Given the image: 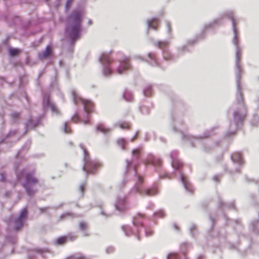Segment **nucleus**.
<instances>
[{
    "mask_svg": "<svg viewBox=\"0 0 259 259\" xmlns=\"http://www.w3.org/2000/svg\"><path fill=\"white\" fill-rule=\"evenodd\" d=\"M74 216L75 215L70 212H64L60 215L59 220L62 221L67 217L73 218Z\"/></svg>",
    "mask_w": 259,
    "mask_h": 259,
    "instance_id": "obj_31",
    "label": "nucleus"
},
{
    "mask_svg": "<svg viewBox=\"0 0 259 259\" xmlns=\"http://www.w3.org/2000/svg\"><path fill=\"white\" fill-rule=\"evenodd\" d=\"M160 140L161 142H165V139L164 138H162V137H160Z\"/></svg>",
    "mask_w": 259,
    "mask_h": 259,
    "instance_id": "obj_61",
    "label": "nucleus"
},
{
    "mask_svg": "<svg viewBox=\"0 0 259 259\" xmlns=\"http://www.w3.org/2000/svg\"><path fill=\"white\" fill-rule=\"evenodd\" d=\"M115 209L121 212L124 211L128 208L127 198L125 196H117L114 204Z\"/></svg>",
    "mask_w": 259,
    "mask_h": 259,
    "instance_id": "obj_12",
    "label": "nucleus"
},
{
    "mask_svg": "<svg viewBox=\"0 0 259 259\" xmlns=\"http://www.w3.org/2000/svg\"><path fill=\"white\" fill-rule=\"evenodd\" d=\"M24 176V170L20 171L17 174V178L18 180H20Z\"/></svg>",
    "mask_w": 259,
    "mask_h": 259,
    "instance_id": "obj_50",
    "label": "nucleus"
},
{
    "mask_svg": "<svg viewBox=\"0 0 259 259\" xmlns=\"http://www.w3.org/2000/svg\"><path fill=\"white\" fill-rule=\"evenodd\" d=\"M145 218V215L139 213L133 219V224L134 229H132L130 226H123L122 230L124 232L125 235L130 236L131 235H136L138 239H140L139 233L141 230L144 228L142 222V219Z\"/></svg>",
    "mask_w": 259,
    "mask_h": 259,
    "instance_id": "obj_6",
    "label": "nucleus"
},
{
    "mask_svg": "<svg viewBox=\"0 0 259 259\" xmlns=\"http://www.w3.org/2000/svg\"><path fill=\"white\" fill-rule=\"evenodd\" d=\"M27 210L26 208H23L19 214V217L14 220V229L18 231L20 230L24 225V222L27 217Z\"/></svg>",
    "mask_w": 259,
    "mask_h": 259,
    "instance_id": "obj_13",
    "label": "nucleus"
},
{
    "mask_svg": "<svg viewBox=\"0 0 259 259\" xmlns=\"http://www.w3.org/2000/svg\"><path fill=\"white\" fill-rule=\"evenodd\" d=\"M49 209L48 207H41L39 208V211L41 213L46 212Z\"/></svg>",
    "mask_w": 259,
    "mask_h": 259,
    "instance_id": "obj_55",
    "label": "nucleus"
},
{
    "mask_svg": "<svg viewBox=\"0 0 259 259\" xmlns=\"http://www.w3.org/2000/svg\"><path fill=\"white\" fill-rule=\"evenodd\" d=\"M9 52L11 56H15L19 53V50L18 49L11 48H9Z\"/></svg>",
    "mask_w": 259,
    "mask_h": 259,
    "instance_id": "obj_33",
    "label": "nucleus"
},
{
    "mask_svg": "<svg viewBox=\"0 0 259 259\" xmlns=\"http://www.w3.org/2000/svg\"><path fill=\"white\" fill-rule=\"evenodd\" d=\"M38 181L35 177L33 172H29L25 175V182L22 184L27 195L32 196L36 191V189L33 188V186L38 183Z\"/></svg>",
    "mask_w": 259,
    "mask_h": 259,
    "instance_id": "obj_8",
    "label": "nucleus"
},
{
    "mask_svg": "<svg viewBox=\"0 0 259 259\" xmlns=\"http://www.w3.org/2000/svg\"><path fill=\"white\" fill-rule=\"evenodd\" d=\"M42 105L44 110L50 108L53 114L55 115L59 114V110L56 105L51 101L50 97L47 94L45 95L43 97Z\"/></svg>",
    "mask_w": 259,
    "mask_h": 259,
    "instance_id": "obj_14",
    "label": "nucleus"
},
{
    "mask_svg": "<svg viewBox=\"0 0 259 259\" xmlns=\"http://www.w3.org/2000/svg\"><path fill=\"white\" fill-rule=\"evenodd\" d=\"M258 223V220H254L251 223V228L252 231L257 235L259 234V230L257 228V226Z\"/></svg>",
    "mask_w": 259,
    "mask_h": 259,
    "instance_id": "obj_28",
    "label": "nucleus"
},
{
    "mask_svg": "<svg viewBox=\"0 0 259 259\" xmlns=\"http://www.w3.org/2000/svg\"><path fill=\"white\" fill-rule=\"evenodd\" d=\"M87 225L83 222H80L79 224V228L81 230H84L85 229Z\"/></svg>",
    "mask_w": 259,
    "mask_h": 259,
    "instance_id": "obj_51",
    "label": "nucleus"
},
{
    "mask_svg": "<svg viewBox=\"0 0 259 259\" xmlns=\"http://www.w3.org/2000/svg\"><path fill=\"white\" fill-rule=\"evenodd\" d=\"M96 130L103 133L104 135H107L111 132V130L110 128L105 127L102 123L97 125Z\"/></svg>",
    "mask_w": 259,
    "mask_h": 259,
    "instance_id": "obj_26",
    "label": "nucleus"
},
{
    "mask_svg": "<svg viewBox=\"0 0 259 259\" xmlns=\"http://www.w3.org/2000/svg\"><path fill=\"white\" fill-rule=\"evenodd\" d=\"M152 93V87L151 84L147 85L143 90V94L145 96H150Z\"/></svg>",
    "mask_w": 259,
    "mask_h": 259,
    "instance_id": "obj_29",
    "label": "nucleus"
},
{
    "mask_svg": "<svg viewBox=\"0 0 259 259\" xmlns=\"http://www.w3.org/2000/svg\"><path fill=\"white\" fill-rule=\"evenodd\" d=\"M219 207L224 210L227 208H235L233 202L229 203H224L221 199L219 200Z\"/></svg>",
    "mask_w": 259,
    "mask_h": 259,
    "instance_id": "obj_25",
    "label": "nucleus"
},
{
    "mask_svg": "<svg viewBox=\"0 0 259 259\" xmlns=\"http://www.w3.org/2000/svg\"><path fill=\"white\" fill-rule=\"evenodd\" d=\"M231 157L233 163L238 165L234 171L239 172L244 163L241 154L239 152H236L233 153Z\"/></svg>",
    "mask_w": 259,
    "mask_h": 259,
    "instance_id": "obj_17",
    "label": "nucleus"
},
{
    "mask_svg": "<svg viewBox=\"0 0 259 259\" xmlns=\"http://www.w3.org/2000/svg\"><path fill=\"white\" fill-rule=\"evenodd\" d=\"M150 139V133H147L145 134L144 140L145 142H148L149 141Z\"/></svg>",
    "mask_w": 259,
    "mask_h": 259,
    "instance_id": "obj_54",
    "label": "nucleus"
},
{
    "mask_svg": "<svg viewBox=\"0 0 259 259\" xmlns=\"http://www.w3.org/2000/svg\"><path fill=\"white\" fill-rule=\"evenodd\" d=\"M224 18L229 19L232 22L234 33L233 44L235 48V71L237 91L236 101L232 107L233 117H245L247 110L242 98L240 82L241 76L242 74V68L239 64V61L241 57V49L239 45V38L236 28L237 23L234 18V12L231 10L226 11L212 22L205 24L203 28V33L207 30L213 27L215 25L220 24L222 23V20ZM231 110V109H230L228 112H230Z\"/></svg>",
    "mask_w": 259,
    "mask_h": 259,
    "instance_id": "obj_1",
    "label": "nucleus"
},
{
    "mask_svg": "<svg viewBox=\"0 0 259 259\" xmlns=\"http://www.w3.org/2000/svg\"><path fill=\"white\" fill-rule=\"evenodd\" d=\"M174 227L176 230H178V227L176 224L174 225Z\"/></svg>",
    "mask_w": 259,
    "mask_h": 259,
    "instance_id": "obj_63",
    "label": "nucleus"
},
{
    "mask_svg": "<svg viewBox=\"0 0 259 259\" xmlns=\"http://www.w3.org/2000/svg\"><path fill=\"white\" fill-rule=\"evenodd\" d=\"M71 95L74 104L77 105L81 103L83 105L87 116L88 117L90 113L93 109V103L90 100L83 99L79 97L74 90L72 91Z\"/></svg>",
    "mask_w": 259,
    "mask_h": 259,
    "instance_id": "obj_10",
    "label": "nucleus"
},
{
    "mask_svg": "<svg viewBox=\"0 0 259 259\" xmlns=\"http://www.w3.org/2000/svg\"><path fill=\"white\" fill-rule=\"evenodd\" d=\"M155 216H157L160 218H163L165 217V212L163 210L160 209L154 213Z\"/></svg>",
    "mask_w": 259,
    "mask_h": 259,
    "instance_id": "obj_38",
    "label": "nucleus"
},
{
    "mask_svg": "<svg viewBox=\"0 0 259 259\" xmlns=\"http://www.w3.org/2000/svg\"><path fill=\"white\" fill-rule=\"evenodd\" d=\"M127 142L123 138H120L117 141V145L120 146L122 150L125 149V146Z\"/></svg>",
    "mask_w": 259,
    "mask_h": 259,
    "instance_id": "obj_30",
    "label": "nucleus"
},
{
    "mask_svg": "<svg viewBox=\"0 0 259 259\" xmlns=\"http://www.w3.org/2000/svg\"><path fill=\"white\" fill-rule=\"evenodd\" d=\"M40 120V117H39L35 121H33L31 118H30L25 123V127L26 131L25 132V134L26 133L27 131L34 129L39 123Z\"/></svg>",
    "mask_w": 259,
    "mask_h": 259,
    "instance_id": "obj_20",
    "label": "nucleus"
},
{
    "mask_svg": "<svg viewBox=\"0 0 259 259\" xmlns=\"http://www.w3.org/2000/svg\"><path fill=\"white\" fill-rule=\"evenodd\" d=\"M221 175H216L213 177V180L214 181L218 182L219 181Z\"/></svg>",
    "mask_w": 259,
    "mask_h": 259,
    "instance_id": "obj_53",
    "label": "nucleus"
},
{
    "mask_svg": "<svg viewBox=\"0 0 259 259\" xmlns=\"http://www.w3.org/2000/svg\"><path fill=\"white\" fill-rule=\"evenodd\" d=\"M171 120L173 131L181 133L183 139L189 141L192 146L195 147L198 144L201 146L202 150L205 152H209L213 147V146L210 144L211 141L207 138L215 134L214 131L218 128V127H213L210 130L205 131L202 135L194 137L188 134H184L183 131L186 130V126L184 122L177 115H172Z\"/></svg>",
    "mask_w": 259,
    "mask_h": 259,
    "instance_id": "obj_2",
    "label": "nucleus"
},
{
    "mask_svg": "<svg viewBox=\"0 0 259 259\" xmlns=\"http://www.w3.org/2000/svg\"><path fill=\"white\" fill-rule=\"evenodd\" d=\"M251 123L253 126H257L259 123V117L257 115H254Z\"/></svg>",
    "mask_w": 259,
    "mask_h": 259,
    "instance_id": "obj_41",
    "label": "nucleus"
},
{
    "mask_svg": "<svg viewBox=\"0 0 259 259\" xmlns=\"http://www.w3.org/2000/svg\"><path fill=\"white\" fill-rule=\"evenodd\" d=\"M159 178L160 179H165V178L170 179L171 177H170V175L168 173H165L163 175H160L159 176Z\"/></svg>",
    "mask_w": 259,
    "mask_h": 259,
    "instance_id": "obj_52",
    "label": "nucleus"
},
{
    "mask_svg": "<svg viewBox=\"0 0 259 259\" xmlns=\"http://www.w3.org/2000/svg\"><path fill=\"white\" fill-rule=\"evenodd\" d=\"M71 120L74 122H77L79 120V117L78 115L75 113L72 116Z\"/></svg>",
    "mask_w": 259,
    "mask_h": 259,
    "instance_id": "obj_49",
    "label": "nucleus"
},
{
    "mask_svg": "<svg viewBox=\"0 0 259 259\" xmlns=\"http://www.w3.org/2000/svg\"><path fill=\"white\" fill-rule=\"evenodd\" d=\"M52 52V48L51 45H48L44 51L38 53V56L40 59H44L50 55Z\"/></svg>",
    "mask_w": 259,
    "mask_h": 259,
    "instance_id": "obj_22",
    "label": "nucleus"
},
{
    "mask_svg": "<svg viewBox=\"0 0 259 259\" xmlns=\"http://www.w3.org/2000/svg\"><path fill=\"white\" fill-rule=\"evenodd\" d=\"M137 136H138V132H137L135 134V136L133 138H131V141H132V142L134 141L137 138Z\"/></svg>",
    "mask_w": 259,
    "mask_h": 259,
    "instance_id": "obj_58",
    "label": "nucleus"
},
{
    "mask_svg": "<svg viewBox=\"0 0 259 259\" xmlns=\"http://www.w3.org/2000/svg\"><path fill=\"white\" fill-rule=\"evenodd\" d=\"M80 148L83 150V165L82 169L85 174H94L97 167L100 166L101 164L99 162L96 160H92L87 150L85 148L82 144H79Z\"/></svg>",
    "mask_w": 259,
    "mask_h": 259,
    "instance_id": "obj_7",
    "label": "nucleus"
},
{
    "mask_svg": "<svg viewBox=\"0 0 259 259\" xmlns=\"http://www.w3.org/2000/svg\"><path fill=\"white\" fill-rule=\"evenodd\" d=\"M140 110L143 114H148L149 112V108L145 105L140 107Z\"/></svg>",
    "mask_w": 259,
    "mask_h": 259,
    "instance_id": "obj_39",
    "label": "nucleus"
},
{
    "mask_svg": "<svg viewBox=\"0 0 259 259\" xmlns=\"http://www.w3.org/2000/svg\"><path fill=\"white\" fill-rule=\"evenodd\" d=\"M166 26H167V31L168 32V33L170 34V23L168 22L166 23Z\"/></svg>",
    "mask_w": 259,
    "mask_h": 259,
    "instance_id": "obj_57",
    "label": "nucleus"
},
{
    "mask_svg": "<svg viewBox=\"0 0 259 259\" xmlns=\"http://www.w3.org/2000/svg\"><path fill=\"white\" fill-rule=\"evenodd\" d=\"M114 251V248L113 246H109L106 247V252L107 254L112 253Z\"/></svg>",
    "mask_w": 259,
    "mask_h": 259,
    "instance_id": "obj_45",
    "label": "nucleus"
},
{
    "mask_svg": "<svg viewBox=\"0 0 259 259\" xmlns=\"http://www.w3.org/2000/svg\"><path fill=\"white\" fill-rule=\"evenodd\" d=\"M73 1L74 0H67L66 3L65 4V10H68L70 8Z\"/></svg>",
    "mask_w": 259,
    "mask_h": 259,
    "instance_id": "obj_46",
    "label": "nucleus"
},
{
    "mask_svg": "<svg viewBox=\"0 0 259 259\" xmlns=\"http://www.w3.org/2000/svg\"><path fill=\"white\" fill-rule=\"evenodd\" d=\"M62 130H63V132L65 134L71 133V129L68 126V122H66L64 123Z\"/></svg>",
    "mask_w": 259,
    "mask_h": 259,
    "instance_id": "obj_34",
    "label": "nucleus"
},
{
    "mask_svg": "<svg viewBox=\"0 0 259 259\" xmlns=\"http://www.w3.org/2000/svg\"><path fill=\"white\" fill-rule=\"evenodd\" d=\"M154 47H156L162 50L163 59L166 61H174L177 57L174 56L166 47L169 44V40L154 41L152 43Z\"/></svg>",
    "mask_w": 259,
    "mask_h": 259,
    "instance_id": "obj_9",
    "label": "nucleus"
},
{
    "mask_svg": "<svg viewBox=\"0 0 259 259\" xmlns=\"http://www.w3.org/2000/svg\"><path fill=\"white\" fill-rule=\"evenodd\" d=\"M84 124H88L89 122V120L88 119H85V120H82L81 121Z\"/></svg>",
    "mask_w": 259,
    "mask_h": 259,
    "instance_id": "obj_59",
    "label": "nucleus"
},
{
    "mask_svg": "<svg viewBox=\"0 0 259 259\" xmlns=\"http://www.w3.org/2000/svg\"><path fill=\"white\" fill-rule=\"evenodd\" d=\"M162 163V160L158 157H155L152 154H150L148 158L144 161L146 165L152 164L155 166H159Z\"/></svg>",
    "mask_w": 259,
    "mask_h": 259,
    "instance_id": "obj_19",
    "label": "nucleus"
},
{
    "mask_svg": "<svg viewBox=\"0 0 259 259\" xmlns=\"http://www.w3.org/2000/svg\"><path fill=\"white\" fill-rule=\"evenodd\" d=\"M145 235L146 237H149L153 235L154 232L150 228H146L145 229Z\"/></svg>",
    "mask_w": 259,
    "mask_h": 259,
    "instance_id": "obj_42",
    "label": "nucleus"
},
{
    "mask_svg": "<svg viewBox=\"0 0 259 259\" xmlns=\"http://www.w3.org/2000/svg\"><path fill=\"white\" fill-rule=\"evenodd\" d=\"M158 23V20L154 18L147 21V31L150 29L156 30Z\"/></svg>",
    "mask_w": 259,
    "mask_h": 259,
    "instance_id": "obj_23",
    "label": "nucleus"
},
{
    "mask_svg": "<svg viewBox=\"0 0 259 259\" xmlns=\"http://www.w3.org/2000/svg\"><path fill=\"white\" fill-rule=\"evenodd\" d=\"M133 159L132 161L126 160V166L125 176L126 178H128L130 175H132L137 181L133 189L131 190L132 193H139L141 195L153 196L158 193L157 188L154 186L151 188L143 189L142 185L144 181L143 178L137 174V165L133 164L134 161L137 160L140 158V150L135 149L132 150Z\"/></svg>",
    "mask_w": 259,
    "mask_h": 259,
    "instance_id": "obj_4",
    "label": "nucleus"
},
{
    "mask_svg": "<svg viewBox=\"0 0 259 259\" xmlns=\"http://www.w3.org/2000/svg\"><path fill=\"white\" fill-rule=\"evenodd\" d=\"M64 205L63 203H61L59 204L58 205H56L53 207V208L55 210H57L59 209V208L61 207Z\"/></svg>",
    "mask_w": 259,
    "mask_h": 259,
    "instance_id": "obj_56",
    "label": "nucleus"
},
{
    "mask_svg": "<svg viewBox=\"0 0 259 259\" xmlns=\"http://www.w3.org/2000/svg\"><path fill=\"white\" fill-rule=\"evenodd\" d=\"M178 152L176 150L172 151L170 154V157L171 159V164L175 171L179 172L181 182L182 183L185 189L190 192L192 193L193 188L191 184L188 181L187 178L180 171V169L182 166V163L179 159L178 158Z\"/></svg>",
    "mask_w": 259,
    "mask_h": 259,
    "instance_id": "obj_5",
    "label": "nucleus"
},
{
    "mask_svg": "<svg viewBox=\"0 0 259 259\" xmlns=\"http://www.w3.org/2000/svg\"><path fill=\"white\" fill-rule=\"evenodd\" d=\"M82 14L78 10L72 11L67 16L65 32L69 46L68 52L72 53L75 42L81 36L82 31Z\"/></svg>",
    "mask_w": 259,
    "mask_h": 259,
    "instance_id": "obj_3",
    "label": "nucleus"
},
{
    "mask_svg": "<svg viewBox=\"0 0 259 259\" xmlns=\"http://www.w3.org/2000/svg\"><path fill=\"white\" fill-rule=\"evenodd\" d=\"M115 127H119L121 129L128 128L129 127V125L126 122H117L114 124Z\"/></svg>",
    "mask_w": 259,
    "mask_h": 259,
    "instance_id": "obj_32",
    "label": "nucleus"
},
{
    "mask_svg": "<svg viewBox=\"0 0 259 259\" xmlns=\"http://www.w3.org/2000/svg\"><path fill=\"white\" fill-rule=\"evenodd\" d=\"M122 96L123 99L126 101L131 102L133 100V94L131 91L128 90H125Z\"/></svg>",
    "mask_w": 259,
    "mask_h": 259,
    "instance_id": "obj_27",
    "label": "nucleus"
},
{
    "mask_svg": "<svg viewBox=\"0 0 259 259\" xmlns=\"http://www.w3.org/2000/svg\"><path fill=\"white\" fill-rule=\"evenodd\" d=\"M45 252H49V250L47 249H35L32 253H29V254H28V258L29 259H34L35 256V253H38L41 254L42 255V257L45 258V257L43 255V254Z\"/></svg>",
    "mask_w": 259,
    "mask_h": 259,
    "instance_id": "obj_24",
    "label": "nucleus"
},
{
    "mask_svg": "<svg viewBox=\"0 0 259 259\" xmlns=\"http://www.w3.org/2000/svg\"><path fill=\"white\" fill-rule=\"evenodd\" d=\"M134 58L135 59L140 60L142 61H146L148 63H149L151 66H158L159 64L157 61V60L155 57V55L154 54L152 53H149L148 54V58L146 60H145L140 55H135Z\"/></svg>",
    "mask_w": 259,
    "mask_h": 259,
    "instance_id": "obj_18",
    "label": "nucleus"
},
{
    "mask_svg": "<svg viewBox=\"0 0 259 259\" xmlns=\"http://www.w3.org/2000/svg\"><path fill=\"white\" fill-rule=\"evenodd\" d=\"M76 236L74 235L61 236L56 239L55 243L57 245H63L65 244L68 240L73 241L76 239Z\"/></svg>",
    "mask_w": 259,
    "mask_h": 259,
    "instance_id": "obj_21",
    "label": "nucleus"
},
{
    "mask_svg": "<svg viewBox=\"0 0 259 259\" xmlns=\"http://www.w3.org/2000/svg\"><path fill=\"white\" fill-rule=\"evenodd\" d=\"M131 67V65L130 62V59L128 57H126L120 62L119 66L117 68L116 72L118 74L125 73Z\"/></svg>",
    "mask_w": 259,
    "mask_h": 259,
    "instance_id": "obj_16",
    "label": "nucleus"
},
{
    "mask_svg": "<svg viewBox=\"0 0 259 259\" xmlns=\"http://www.w3.org/2000/svg\"><path fill=\"white\" fill-rule=\"evenodd\" d=\"M210 219L212 224L213 225L214 223V219L213 218H212L211 216H210Z\"/></svg>",
    "mask_w": 259,
    "mask_h": 259,
    "instance_id": "obj_60",
    "label": "nucleus"
},
{
    "mask_svg": "<svg viewBox=\"0 0 259 259\" xmlns=\"http://www.w3.org/2000/svg\"><path fill=\"white\" fill-rule=\"evenodd\" d=\"M19 113L14 112L11 114V118L13 121V122H16V120L19 118Z\"/></svg>",
    "mask_w": 259,
    "mask_h": 259,
    "instance_id": "obj_44",
    "label": "nucleus"
},
{
    "mask_svg": "<svg viewBox=\"0 0 259 259\" xmlns=\"http://www.w3.org/2000/svg\"><path fill=\"white\" fill-rule=\"evenodd\" d=\"M256 102H257V106H258L257 108H258V109H259V98L257 99Z\"/></svg>",
    "mask_w": 259,
    "mask_h": 259,
    "instance_id": "obj_64",
    "label": "nucleus"
},
{
    "mask_svg": "<svg viewBox=\"0 0 259 259\" xmlns=\"http://www.w3.org/2000/svg\"><path fill=\"white\" fill-rule=\"evenodd\" d=\"M100 213L101 215H102L103 216H104L106 218L110 217L112 215V212H108L106 210H104V209L103 210L102 208L100 211Z\"/></svg>",
    "mask_w": 259,
    "mask_h": 259,
    "instance_id": "obj_36",
    "label": "nucleus"
},
{
    "mask_svg": "<svg viewBox=\"0 0 259 259\" xmlns=\"http://www.w3.org/2000/svg\"><path fill=\"white\" fill-rule=\"evenodd\" d=\"M17 133V131L16 130H12V131H10L8 134H7L6 138H4V139H3L1 141H0V144H2L3 143V142H4V141H5L6 139V138H8L9 137H10L11 136H12L13 135H15Z\"/></svg>",
    "mask_w": 259,
    "mask_h": 259,
    "instance_id": "obj_35",
    "label": "nucleus"
},
{
    "mask_svg": "<svg viewBox=\"0 0 259 259\" xmlns=\"http://www.w3.org/2000/svg\"><path fill=\"white\" fill-rule=\"evenodd\" d=\"M188 51L187 48L186 46H182L180 47L178 49V52L179 54H182L183 52Z\"/></svg>",
    "mask_w": 259,
    "mask_h": 259,
    "instance_id": "obj_48",
    "label": "nucleus"
},
{
    "mask_svg": "<svg viewBox=\"0 0 259 259\" xmlns=\"http://www.w3.org/2000/svg\"><path fill=\"white\" fill-rule=\"evenodd\" d=\"M1 178L0 181L2 182H4L6 181V174L5 172H2L0 174Z\"/></svg>",
    "mask_w": 259,
    "mask_h": 259,
    "instance_id": "obj_47",
    "label": "nucleus"
},
{
    "mask_svg": "<svg viewBox=\"0 0 259 259\" xmlns=\"http://www.w3.org/2000/svg\"><path fill=\"white\" fill-rule=\"evenodd\" d=\"M67 259H85V257L83 255L78 253L70 256Z\"/></svg>",
    "mask_w": 259,
    "mask_h": 259,
    "instance_id": "obj_37",
    "label": "nucleus"
},
{
    "mask_svg": "<svg viewBox=\"0 0 259 259\" xmlns=\"http://www.w3.org/2000/svg\"><path fill=\"white\" fill-rule=\"evenodd\" d=\"M99 59L102 66L103 75L105 77L110 76L112 73V70L110 66L112 60L109 55L107 53H103Z\"/></svg>",
    "mask_w": 259,
    "mask_h": 259,
    "instance_id": "obj_11",
    "label": "nucleus"
},
{
    "mask_svg": "<svg viewBox=\"0 0 259 259\" xmlns=\"http://www.w3.org/2000/svg\"><path fill=\"white\" fill-rule=\"evenodd\" d=\"M85 187V182H83L80 184L79 186V191L80 192V196H82L83 195V192Z\"/></svg>",
    "mask_w": 259,
    "mask_h": 259,
    "instance_id": "obj_43",
    "label": "nucleus"
},
{
    "mask_svg": "<svg viewBox=\"0 0 259 259\" xmlns=\"http://www.w3.org/2000/svg\"><path fill=\"white\" fill-rule=\"evenodd\" d=\"M191 246V244L184 242L181 245V250L183 254V258H181L178 254L175 253H170L167 254L166 259H187L186 256V248H189Z\"/></svg>",
    "mask_w": 259,
    "mask_h": 259,
    "instance_id": "obj_15",
    "label": "nucleus"
},
{
    "mask_svg": "<svg viewBox=\"0 0 259 259\" xmlns=\"http://www.w3.org/2000/svg\"><path fill=\"white\" fill-rule=\"evenodd\" d=\"M190 232L192 237H194L195 234L197 233V229L195 225H193L190 228Z\"/></svg>",
    "mask_w": 259,
    "mask_h": 259,
    "instance_id": "obj_40",
    "label": "nucleus"
},
{
    "mask_svg": "<svg viewBox=\"0 0 259 259\" xmlns=\"http://www.w3.org/2000/svg\"><path fill=\"white\" fill-rule=\"evenodd\" d=\"M12 241V242L13 243H14L16 241V238H13V239L12 240V241Z\"/></svg>",
    "mask_w": 259,
    "mask_h": 259,
    "instance_id": "obj_62",
    "label": "nucleus"
}]
</instances>
